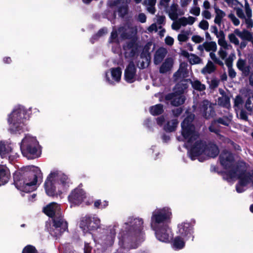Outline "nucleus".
Returning <instances> with one entry per match:
<instances>
[{
    "mask_svg": "<svg viewBox=\"0 0 253 253\" xmlns=\"http://www.w3.org/2000/svg\"><path fill=\"white\" fill-rule=\"evenodd\" d=\"M194 115H189L181 123V134L186 147L193 156L204 155L209 157H215L219 153L217 147L213 144L206 145L205 142L198 139V134L192 124Z\"/></svg>",
    "mask_w": 253,
    "mask_h": 253,
    "instance_id": "obj_1",
    "label": "nucleus"
},
{
    "mask_svg": "<svg viewBox=\"0 0 253 253\" xmlns=\"http://www.w3.org/2000/svg\"><path fill=\"white\" fill-rule=\"evenodd\" d=\"M221 165L226 169H230L227 171V175L232 179H239V184L236 186L238 193L242 192L243 187L249 183L253 185V170L245 172L246 166L244 162H241L236 167H233L234 157L233 155L226 150L223 151L219 156Z\"/></svg>",
    "mask_w": 253,
    "mask_h": 253,
    "instance_id": "obj_2",
    "label": "nucleus"
},
{
    "mask_svg": "<svg viewBox=\"0 0 253 253\" xmlns=\"http://www.w3.org/2000/svg\"><path fill=\"white\" fill-rule=\"evenodd\" d=\"M69 181L65 174L58 171L51 172L44 184L46 194L50 196L61 194L69 187Z\"/></svg>",
    "mask_w": 253,
    "mask_h": 253,
    "instance_id": "obj_3",
    "label": "nucleus"
},
{
    "mask_svg": "<svg viewBox=\"0 0 253 253\" xmlns=\"http://www.w3.org/2000/svg\"><path fill=\"white\" fill-rule=\"evenodd\" d=\"M190 82L187 80H182L178 83L174 88V92L166 96V99L171 101V103L174 106H179L182 104L185 100L183 95L185 90L188 86Z\"/></svg>",
    "mask_w": 253,
    "mask_h": 253,
    "instance_id": "obj_4",
    "label": "nucleus"
},
{
    "mask_svg": "<svg viewBox=\"0 0 253 253\" xmlns=\"http://www.w3.org/2000/svg\"><path fill=\"white\" fill-rule=\"evenodd\" d=\"M21 149L24 154L31 155L30 158H34L40 155V146L35 137L30 135H26L22 140Z\"/></svg>",
    "mask_w": 253,
    "mask_h": 253,
    "instance_id": "obj_5",
    "label": "nucleus"
},
{
    "mask_svg": "<svg viewBox=\"0 0 253 253\" xmlns=\"http://www.w3.org/2000/svg\"><path fill=\"white\" fill-rule=\"evenodd\" d=\"M25 111L22 107H16L9 115L8 122L10 129L15 131L21 127L24 123Z\"/></svg>",
    "mask_w": 253,
    "mask_h": 253,
    "instance_id": "obj_6",
    "label": "nucleus"
},
{
    "mask_svg": "<svg viewBox=\"0 0 253 253\" xmlns=\"http://www.w3.org/2000/svg\"><path fill=\"white\" fill-rule=\"evenodd\" d=\"M40 173L37 175L34 172L30 173L28 176L25 178L22 183H17L16 185L19 186L20 189L25 192H30L34 191L37 188L38 179L40 177Z\"/></svg>",
    "mask_w": 253,
    "mask_h": 253,
    "instance_id": "obj_7",
    "label": "nucleus"
},
{
    "mask_svg": "<svg viewBox=\"0 0 253 253\" xmlns=\"http://www.w3.org/2000/svg\"><path fill=\"white\" fill-rule=\"evenodd\" d=\"M171 212L170 210L168 208L158 209L155 211L152 216V220L157 223L167 221L170 218Z\"/></svg>",
    "mask_w": 253,
    "mask_h": 253,
    "instance_id": "obj_8",
    "label": "nucleus"
},
{
    "mask_svg": "<svg viewBox=\"0 0 253 253\" xmlns=\"http://www.w3.org/2000/svg\"><path fill=\"white\" fill-rule=\"evenodd\" d=\"M200 112L201 115L206 119L213 117L215 115L213 104L208 100H204L200 104Z\"/></svg>",
    "mask_w": 253,
    "mask_h": 253,
    "instance_id": "obj_9",
    "label": "nucleus"
},
{
    "mask_svg": "<svg viewBox=\"0 0 253 253\" xmlns=\"http://www.w3.org/2000/svg\"><path fill=\"white\" fill-rule=\"evenodd\" d=\"M122 70L120 67L113 68L106 72L105 77L107 82L110 84L119 83L121 79Z\"/></svg>",
    "mask_w": 253,
    "mask_h": 253,
    "instance_id": "obj_10",
    "label": "nucleus"
},
{
    "mask_svg": "<svg viewBox=\"0 0 253 253\" xmlns=\"http://www.w3.org/2000/svg\"><path fill=\"white\" fill-rule=\"evenodd\" d=\"M123 48L125 50H130L129 52H125V56L126 57H134L138 55L139 45L134 39L127 42L126 45H124Z\"/></svg>",
    "mask_w": 253,
    "mask_h": 253,
    "instance_id": "obj_11",
    "label": "nucleus"
},
{
    "mask_svg": "<svg viewBox=\"0 0 253 253\" xmlns=\"http://www.w3.org/2000/svg\"><path fill=\"white\" fill-rule=\"evenodd\" d=\"M156 235L157 238L163 242H169L172 236L170 228L166 225L157 229Z\"/></svg>",
    "mask_w": 253,
    "mask_h": 253,
    "instance_id": "obj_12",
    "label": "nucleus"
},
{
    "mask_svg": "<svg viewBox=\"0 0 253 253\" xmlns=\"http://www.w3.org/2000/svg\"><path fill=\"white\" fill-rule=\"evenodd\" d=\"M100 220L97 217H93L92 219H86L83 220L80 223V227L85 232L97 228L100 225Z\"/></svg>",
    "mask_w": 253,
    "mask_h": 253,
    "instance_id": "obj_13",
    "label": "nucleus"
},
{
    "mask_svg": "<svg viewBox=\"0 0 253 253\" xmlns=\"http://www.w3.org/2000/svg\"><path fill=\"white\" fill-rule=\"evenodd\" d=\"M85 194L83 189L78 188L72 192L69 196V201L75 204H79L85 198Z\"/></svg>",
    "mask_w": 253,
    "mask_h": 253,
    "instance_id": "obj_14",
    "label": "nucleus"
},
{
    "mask_svg": "<svg viewBox=\"0 0 253 253\" xmlns=\"http://www.w3.org/2000/svg\"><path fill=\"white\" fill-rule=\"evenodd\" d=\"M125 80L128 83H133L136 78V68L135 64H128L125 71Z\"/></svg>",
    "mask_w": 253,
    "mask_h": 253,
    "instance_id": "obj_15",
    "label": "nucleus"
},
{
    "mask_svg": "<svg viewBox=\"0 0 253 253\" xmlns=\"http://www.w3.org/2000/svg\"><path fill=\"white\" fill-rule=\"evenodd\" d=\"M238 68L243 74L247 75L251 73L249 82L251 85H253V64H237Z\"/></svg>",
    "mask_w": 253,
    "mask_h": 253,
    "instance_id": "obj_16",
    "label": "nucleus"
},
{
    "mask_svg": "<svg viewBox=\"0 0 253 253\" xmlns=\"http://www.w3.org/2000/svg\"><path fill=\"white\" fill-rule=\"evenodd\" d=\"M60 208L56 203H52L47 205L43 209L44 212L48 216L52 217L56 213H58Z\"/></svg>",
    "mask_w": 253,
    "mask_h": 253,
    "instance_id": "obj_17",
    "label": "nucleus"
},
{
    "mask_svg": "<svg viewBox=\"0 0 253 253\" xmlns=\"http://www.w3.org/2000/svg\"><path fill=\"white\" fill-rule=\"evenodd\" d=\"M54 226L56 228V232L59 231L60 233L65 231L68 228L66 221L61 217L54 219Z\"/></svg>",
    "mask_w": 253,
    "mask_h": 253,
    "instance_id": "obj_18",
    "label": "nucleus"
},
{
    "mask_svg": "<svg viewBox=\"0 0 253 253\" xmlns=\"http://www.w3.org/2000/svg\"><path fill=\"white\" fill-rule=\"evenodd\" d=\"M168 53V51L164 47L159 48L154 55V63H161Z\"/></svg>",
    "mask_w": 253,
    "mask_h": 253,
    "instance_id": "obj_19",
    "label": "nucleus"
},
{
    "mask_svg": "<svg viewBox=\"0 0 253 253\" xmlns=\"http://www.w3.org/2000/svg\"><path fill=\"white\" fill-rule=\"evenodd\" d=\"M235 33L243 41L251 42L253 40L252 33L247 30L244 29L242 31H240L238 29H236Z\"/></svg>",
    "mask_w": 253,
    "mask_h": 253,
    "instance_id": "obj_20",
    "label": "nucleus"
},
{
    "mask_svg": "<svg viewBox=\"0 0 253 253\" xmlns=\"http://www.w3.org/2000/svg\"><path fill=\"white\" fill-rule=\"evenodd\" d=\"M179 233L184 237L188 236L192 232V228L188 223H183L178 226Z\"/></svg>",
    "mask_w": 253,
    "mask_h": 253,
    "instance_id": "obj_21",
    "label": "nucleus"
},
{
    "mask_svg": "<svg viewBox=\"0 0 253 253\" xmlns=\"http://www.w3.org/2000/svg\"><path fill=\"white\" fill-rule=\"evenodd\" d=\"M9 178V173L6 168L0 165V186L6 183Z\"/></svg>",
    "mask_w": 253,
    "mask_h": 253,
    "instance_id": "obj_22",
    "label": "nucleus"
},
{
    "mask_svg": "<svg viewBox=\"0 0 253 253\" xmlns=\"http://www.w3.org/2000/svg\"><path fill=\"white\" fill-rule=\"evenodd\" d=\"M131 226V230H134L136 233H139L141 230L143 221L141 219L134 218L129 221Z\"/></svg>",
    "mask_w": 253,
    "mask_h": 253,
    "instance_id": "obj_23",
    "label": "nucleus"
},
{
    "mask_svg": "<svg viewBox=\"0 0 253 253\" xmlns=\"http://www.w3.org/2000/svg\"><path fill=\"white\" fill-rule=\"evenodd\" d=\"M185 64H180L179 70L174 75V78L175 80H178L181 78H184L187 76L188 71L186 68Z\"/></svg>",
    "mask_w": 253,
    "mask_h": 253,
    "instance_id": "obj_24",
    "label": "nucleus"
},
{
    "mask_svg": "<svg viewBox=\"0 0 253 253\" xmlns=\"http://www.w3.org/2000/svg\"><path fill=\"white\" fill-rule=\"evenodd\" d=\"M214 8L215 13V17L214 20V22L217 24L219 26H220L222 18L225 16L226 14L225 12L219 9L217 6L214 7Z\"/></svg>",
    "mask_w": 253,
    "mask_h": 253,
    "instance_id": "obj_25",
    "label": "nucleus"
},
{
    "mask_svg": "<svg viewBox=\"0 0 253 253\" xmlns=\"http://www.w3.org/2000/svg\"><path fill=\"white\" fill-rule=\"evenodd\" d=\"M152 45V43L151 42H148L144 46L143 50L141 53V57L142 58H150L151 53L150 52V49L151 48V46Z\"/></svg>",
    "mask_w": 253,
    "mask_h": 253,
    "instance_id": "obj_26",
    "label": "nucleus"
},
{
    "mask_svg": "<svg viewBox=\"0 0 253 253\" xmlns=\"http://www.w3.org/2000/svg\"><path fill=\"white\" fill-rule=\"evenodd\" d=\"M203 46L206 51L208 52L211 51L215 52L217 49L216 43L215 42H205L203 43Z\"/></svg>",
    "mask_w": 253,
    "mask_h": 253,
    "instance_id": "obj_27",
    "label": "nucleus"
},
{
    "mask_svg": "<svg viewBox=\"0 0 253 253\" xmlns=\"http://www.w3.org/2000/svg\"><path fill=\"white\" fill-rule=\"evenodd\" d=\"M187 80L190 82V83L188 84V85L190 84H191L192 87L195 89L200 90V91H202V90H204L205 89V88H206L205 85L201 84V83L200 81H199L198 80H195V81L192 82L190 80H188V79H187Z\"/></svg>",
    "mask_w": 253,
    "mask_h": 253,
    "instance_id": "obj_28",
    "label": "nucleus"
},
{
    "mask_svg": "<svg viewBox=\"0 0 253 253\" xmlns=\"http://www.w3.org/2000/svg\"><path fill=\"white\" fill-rule=\"evenodd\" d=\"M218 104L228 108L230 106L229 98L226 95H222L218 99Z\"/></svg>",
    "mask_w": 253,
    "mask_h": 253,
    "instance_id": "obj_29",
    "label": "nucleus"
},
{
    "mask_svg": "<svg viewBox=\"0 0 253 253\" xmlns=\"http://www.w3.org/2000/svg\"><path fill=\"white\" fill-rule=\"evenodd\" d=\"M185 243L179 236L175 237L172 242L173 247L176 249H181L184 247Z\"/></svg>",
    "mask_w": 253,
    "mask_h": 253,
    "instance_id": "obj_30",
    "label": "nucleus"
},
{
    "mask_svg": "<svg viewBox=\"0 0 253 253\" xmlns=\"http://www.w3.org/2000/svg\"><path fill=\"white\" fill-rule=\"evenodd\" d=\"M178 122L176 119H173L171 121L168 122L167 125L165 126L164 128L167 131H174L177 125Z\"/></svg>",
    "mask_w": 253,
    "mask_h": 253,
    "instance_id": "obj_31",
    "label": "nucleus"
},
{
    "mask_svg": "<svg viewBox=\"0 0 253 253\" xmlns=\"http://www.w3.org/2000/svg\"><path fill=\"white\" fill-rule=\"evenodd\" d=\"M118 31L121 33V37L123 39H130L132 38V33L127 32V29L124 26L120 27Z\"/></svg>",
    "mask_w": 253,
    "mask_h": 253,
    "instance_id": "obj_32",
    "label": "nucleus"
},
{
    "mask_svg": "<svg viewBox=\"0 0 253 253\" xmlns=\"http://www.w3.org/2000/svg\"><path fill=\"white\" fill-rule=\"evenodd\" d=\"M150 113L153 115H158L163 112V107L162 105H156L151 107Z\"/></svg>",
    "mask_w": 253,
    "mask_h": 253,
    "instance_id": "obj_33",
    "label": "nucleus"
},
{
    "mask_svg": "<svg viewBox=\"0 0 253 253\" xmlns=\"http://www.w3.org/2000/svg\"><path fill=\"white\" fill-rule=\"evenodd\" d=\"M10 151L11 148L9 146L6 147L3 143L0 142V155L1 157H5Z\"/></svg>",
    "mask_w": 253,
    "mask_h": 253,
    "instance_id": "obj_34",
    "label": "nucleus"
},
{
    "mask_svg": "<svg viewBox=\"0 0 253 253\" xmlns=\"http://www.w3.org/2000/svg\"><path fill=\"white\" fill-rule=\"evenodd\" d=\"M128 8L127 5H122L118 8V12L119 16L124 18L125 16L128 13Z\"/></svg>",
    "mask_w": 253,
    "mask_h": 253,
    "instance_id": "obj_35",
    "label": "nucleus"
},
{
    "mask_svg": "<svg viewBox=\"0 0 253 253\" xmlns=\"http://www.w3.org/2000/svg\"><path fill=\"white\" fill-rule=\"evenodd\" d=\"M245 108L250 112H253V95L250 96L246 101Z\"/></svg>",
    "mask_w": 253,
    "mask_h": 253,
    "instance_id": "obj_36",
    "label": "nucleus"
},
{
    "mask_svg": "<svg viewBox=\"0 0 253 253\" xmlns=\"http://www.w3.org/2000/svg\"><path fill=\"white\" fill-rule=\"evenodd\" d=\"M215 69L214 64H207L206 66L202 70V73L204 74H211Z\"/></svg>",
    "mask_w": 253,
    "mask_h": 253,
    "instance_id": "obj_37",
    "label": "nucleus"
},
{
    "mask_svg": "<svg viewBox=\"0 0 253 253\" xmlns=\"http://www.w3.org/2000/svg\"><path fill=\"white\" fill-rule=\"evenodd\" d=\"M189 63H200L201 59L197 55L194 54H190V57L188 58Z\"/></svg>",
    "mask_w": 253,
    "mask_h": 253,
    "instance_id": "obj_38",
    "label": "nucleus"
},
{
    "mask_svg": "<svg viewBox=\"0 0 253 253\" xmlns=\"http://www.w3.org/2000/svg\"><path fill=\"white\" fill-rule=\"evenodd\" d=\"M172 68V64H162L160 68V72L161 73H166L169 71Z\"/></svg>",
    "mask_w": 253,
    "mask_h": 253,
    "instance_id": "obj_39",
    "label": "nucleus"
},
{
    "mask_svg": "<svg viewBox=\"0 0 253 253\" xmlns=\"http://www.w3.org/2000/svg\"><path fill=\"white\" fill-rule=\"evenodd\" d=\"M216 121V123L221 124L223 125L228 126L231 122V119L229 118L224 117L222 118L218 119Z\"/></svg>",
    "mask_w": 253,
    "mask_h": 253,
    "instance_id": "obj_40",
    "label": "nucleus"
},
{
    "mask_svg": "<svg viewBox=\"0 0 253 253\" xmlns=\"http://www.w3.org/2000/svg\"><path fill=\"white\" fill-rule=\"evenodd\" d=\"M22 253H37V251L34 247L28 245L24 248Z\"/></svg>",
    "mask_w": 253,
    "mask_h": 253,
    "instance_id": "obj_41",
    "label": "nucleus"
},
{
    "mask_svg": "<svg viewBox=\"0 0 253 253\" xmlns=\"http://www.w3.org/2000/svg\"><path fill=\"white\" fill-rule=\"evenodd\" d=\"M228 17L231 19L233 24L237 26H238L240 24V21L236 17L235 15L231 13L228 15Z\"/></svg>",
    "mask_w": 253,
    "mask_h": 253,
    "instance_id": "obj_42",
    "label": "nucleus"
},
{
    "mask_svg": "<svg viewBox=\"0 0 253 253\" xmlns=\"http://www.w3.org/2000/svg\"><path fill=\"white\" fill-rule=\"evenodd\" d=\"M228 38L231 42L234 43L235 45L239 44V41L234 34H229Z\"/></svg>",
    "mask_w": 253,
    "mask_h": 253,
    "instance_id": "obj_43",
    "label": "nucleus"
},
{
    "mask_svg": "<svg viewBox=\"0 0 253 253\" xmlns=\"http://www.w3.org/2000/svg\"><path fill=\"white\" fill-rule=\"evenodd\" d=\"M237 116L241 119L247 121L248 119V116L247 113L243 110H241L239 112H237Z\"/></svg>",
    "mask_w": 253,
    "mask_h": 253,
    "instance_id": "obj_44",
    "label": "nucleus"
},
{
    "mask_svg": "<svg viewBox=\"0 0 253 253\" xmlns=\"http://www.w3.org/2000/svg\"><path fill=\"white\" fill-rule=\"evenodd\" d=\"M209 26V24L208 22L205 20H202L199 24V27L204 30H208Z\"/></svg>",
    "mask_w": 253,
    "mask_h": 253,
    "instance_id": "obj_45",
    "label": "nucleus"
},
{
    "mask_svg": "<svg viewBox=\"0 0 253 253\" xmlns=\"http://www.w3.org/2000/svg\"><path fill=\"white\" fill-rule=\"evenodd\" d=\"M115 41H118V33L116 31H113L110 37V42H114Z\"/></svg>",
    "mask_w": 253,
    "mask_h": 253,
    "instance_id": "obj_46",
    "label": "nucleus"
},
{
    "mask_svg": "<svg viewBox=\"0 0 253 253\" xmlns=\"http://www.w3.org/2000/svg\"><path fill=\"white\" fill-rule=\"evenodd\" d=\"M190 12L191 14H192L196 16H198L200 14V8L199 7H198V6L193 7L190 9Z\"/></svg>",
    "mask_w": 253,
    "mask_h": 253,
    "instance_id": "obj_47",
    "label": "nucleus"
},
{
    "mask_svg": "<svg viewBox=\"0 0 253 253\" xmlns=\"http://www.w3.org/2000/svg\"><path fill=\"white\" fill-rule=\"evenodd\" d=\"M218 43L219 45H220L224 48H225V49L228 48V44H227L225 38L218 39Z\"/></svg>",
    "mask_w": 253,
    "mask_h": 253,
    "instance_id": "obj_48",
    "label": "nucleus"
},
{
    "mask_svg": "<svg viewBox=\"0 0 253 253\" xmlns=\"http://www.w3.org/2000/svg\"><path fill=\"white\" fill-rule=\"evenodd\" d=\"M178 40L180 42H185L188 39V37L186 34H180L177 37Z\"/></svg>",
    "mask_w": 253,
    "mask_h": 253,
    "instance_id": "obj_49",
    "label": "nucleus"
},
{
    "mask_svg": "<svg viewBox=\"0 0 253 253\" xmlns=\"http://www.w3.org/2000/svg\"><path fill=\"white\" fill-rule=\"evenodd\" d=\"M228 68L229 76L231 78H234L236 76V72L232 67V64H227Z\"/></svg>",
    "mask_w": 253,
    "mask_h": 253,
    "instance_id": "obj_50",
    "label": "nucleus"
},
{
    "mask_svg": "<svg viewBox=\"0 0 253 253\" xmlns=\"http://www.w3.org/2000/svg\"><path fill=\"white\" fill-rule=\"evenodd\" d=\"M192 40L195 43H200L203 41L204 38L199 35H194L192 37Z\"/></svg>",
    "mask_w": 253,
    "mask_h": 253,
    "instance_id": "obj_51",
    "label": "nucleus"
},
{
    "mask_svg": "<svg viewBox=\"0 0 253 253\" xmlns=\"http://www.w3.org/2000/svg\"><path fill=\"white\" fill-rule=\"evenodd\" d=\"M245 19V23L248 29H251L253 27V21L251 18H244Z\"/></svg>",
    "mask_w": 253,
    "mask_h": 253,
    "instance_id": "obj_52",
    "label": "nucleus"
},
{
    "mask_svg": "<svg viewBox=\"0 0 253 253\" xmlns=\"http://www.w3.org/2000/svg\"><path fill=\"white\" fill-rule=\"evenodd\" d=\"M245 11L247 18H251L252 17V9L248 3L245 4Z\"/></svg>",
    "mask_w": 253,
    "mask_h": 253,
    "instance_id": "obj_53",
    "label": "nucleus"
},
{
    "mask_svg": "<svg viewBox=\"0 0 253 253\" xmlns=\"http://www.w3.org/2000/svg\"><path fill=\"white\" fill-rule=\"evenodd\" d=\"M177 21L181 26H185L188 24L187 18L185 17L180 18Z\"/></svg>",
    "mask_w": 253,
    "mask_h": 253,
    "instance_id": "obj_54",
    "label": "nucleus"
},
{
    "mask_svg": "<svg viewBox=\"0 0 253 253\" xmlns=\"http://www.w3.org/2000/svg\"><path fill=\"white\" fill-rule=\"evenodd\" d=\"M243 102L242 97L240 96H237L234 99V105L235 107H239L242 104Z\"/></svg>",
    "mask_w": 253,
    "mask_h": 253,
    "instance_id": "obj_55",
    "label": "nucleus"
},
{
    "mask_svg": "<svg viewBox=\"0 0 253 253\" xmlns=\"http://www.w3.org/2000/svg\"><path fill=\"white\" fill-rule=\"evenodd\" d=\"M210 55L211 59L214 62V63H223L221 61H220L216 57L215 54L213 52H211Z\"/></svg>",
    "mask_w": 253,
    "mask_h": 253,
    "instance_id": "obj_56",
    "label": "nucleus"
},
{
    "mask_svg": "<svg viewBox=\"0 0 253 253\" xmlns=\"http://www.w3.org/2000/svg\"><path fill=\"white\" fill-rule=\"evenodd\" d=\"M236 14L239 18L241 19L245 18V16L243 12V10L242 9L240 8H238L236 9Z\"/></svg>",
    "mask_w": 253,
    "mask_h": 253,
    "instance_id": "obj_57",
    "label": "nucleus"
},
{
    "mask_svg": "<svg viewBox=\"0 0 253 253\" xmlns=\"http://www.w3.org/2000/svg\"><path fill=\"white\" fill-rule=\"evenodd\" d=\"M218 53L220 57L223 60H224L227 56L226 51L223 50L222 48H220Z\"/></svg>",
    "mask_w": 253,
    "mask_h": 253,
    "instance_id": "obj_58",
    "label": "nucleus"
},
{
    "mask_svg": "<svg viewBox=\"0 0 253 253\" xmlns=\"http://www.w3.org/2000/svg\"><path fill=\"white\" fill-rule=\"evenodd\" d=\"M216 121H213L211 126L209 127V129L211 131L215 132L217 133L218 132V129L216 128H215V126H216Z\"/></svg>",
    "mask_w": 253,
    "mask_h": 253,
    "instance_id": "obj_59",
    "label": "nucleus"
},
{
    "mask_svg": "<svg viewBox=\"0 0 253 253\" xmlns=\"http://www.w3.org/2000/svg\"><path fill=\"white\" fill-rule=\"evenodd\" d=\"M156 2V0H144L143 4L149 5V6H155Z\"/></svg>",
    "mask_w": 253,
    "mask_h": 253,
    "instance_id": "obj_60",
    "label": "nucleus"
},
{
    "mask_svg": "<svg viewBox=\"0 0 253 253\" xmlns=\"http://www.w3.org/2000/svg\"><path fill=\"white\" fill-rule=\"evenodd\" d=\"M165 42L168 45H172L173 44L174 40L172 37L167 36L165 38Z\"/></svg>",
    "mask_w": 253,
    "mask_h": 253,
    "instance_id": "obj_61",
    "label": "nucleus"
},
{
    "mask_svg": "<svg viewBox=\"0 0 253 253\" xmlns=\"http://www.w3.org/2000/svg\"><path fill=\"white\" fill-rule=\"evenodd\" d=\"M178 10V5L177 3H172L170 8V11L171 12H177Z\"/></svg>",
    "mask_w": 253,
    "mask_h": 253,
    "instance_id": "obj_62",
    "label": "nucleus"
},
{
    "mask_svg": "<svg viewBox=\"0 0 253 253\" xmlns=\"http://www.w3.org/2000/svg\"><path fill=\"white\" fill-rule=\"evenodd\" d=\"M202 15L205 18L207 19H211V12L207 10H204L202 12Z\"/></svg>",
    "mask_w": 253,
    "mask_h": 253,
    "instance_id": "obj_63",
    "label": "nucleus"
},
{
    "mask_svg": "<svg viewBox=\"0 0 253 253\" xmlns=\"http://www.w3.org/2000/svg\"><path fill=\"white\" fill-rule=\"evenodd\" d=\"M138 20L141 23H144L146 21V16L143 13H139L138 16Z\"/></svg>",
    "mask_w": 253,
    "mask_h": 253,
    "instance_id": "obj_64",
    "label": "nucleus"
}]
</instances>
